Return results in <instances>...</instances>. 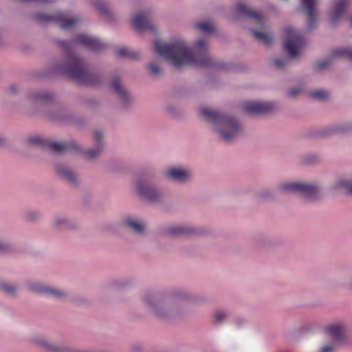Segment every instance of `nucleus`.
<instances>
[{"mask_svg": "<svg viewBox=\"0 0 352 352\" xmlns=\"http://www.w3.org/2000/svg\"><path fill=\"white\" fill-rule=\"evenodd\" d=\"M235 8L236 12L241 16L254 19L258 25L264 24L265 19L261 13L249 8L246 4L238 3L235 6Z\"/></svg>", "mask_w": 352, "mask_h": 352, "instance_id": "6ab92c4d", "label": "nucleus"}, {"mask_svg": "<svg viewBox=\"0 0 352 352\" xmlns=\"http://www.w3.org/2000/svg\"><path fill=\"white\" fill-rule=\"evenodd\" d=\"M318 161V156L315 154H309L304 157L303 162L306 164H313Z\"/></svg>", "mask_w": 352, "mask_h": 352, "instance_id": "a19ab883", "label": "nucleus"}, {"mask_svg": "<svg viewBox=\"0 0 352 352\" xmlns=\"http://www.w3.org/2000/svg\"><path fill=\"white\" fill-rule=\"evenodd\" d=\"M132 25L139 32L146 31L157 34V29L155 25L151 23L148 12H141L136 14L132 19Z\"/></svg>", "mask_w": 352, "mask_h": 352, "instance_id": "ddd939ff", "label": "nucleus"}, {"mask_svg": "<svg viewBox=\"0 0 352 352\" xmlns=\"http://www.w3.org/2000/svg\"><path fill=\"white\" fill-rule=\"evenodd\" d=\"M57 43L65 51V56L61 60L52 65V73L67 76L78 83L88 86H96L100 83L101 75L89 71L85 61L74 54L72 50L75 46L80 45L90 51L99 52L107 47L104 43L96 37L80 34L71 40L58 41Z\"/></svg>", "mask_w": 352, "mask_h": 352, "instance_id": "f257e3e1", "label": "nucleus"}, {"mask_svg": "<svg viewBox=\"0 0 352 352\" xmlns=\"http://www.w3.org/2000/svg\"><path fill=\"white\" fill-rule=\"evenodd\" d=\"M74 226L73 221L66 217H57L53 221V226L59 230L69 229Z\"/></svg>", "mask_w": 352, "mask_h": 352, "instance_id": "bb28decb", "label": "nucleus"}, {"mask_svg": "<svg viewBox=\"0 0 352 352\" xmlns=\"http://www.w3.org/2000/svg\"><path fill=\"white\" fill-rule=\"evenodd\" d=\"M166 234L173 236H186L202 235L204 231L201 229L188 225H173L167 227L165 230Z\"/></svg>", "mask_w": 352, "mask_h": 352, "instance_id": "4468645a", "label": "nucleus"}, {"mask_svg": "<svg viewBox=\"0 0 352 352\" xmlns=\"http://www.w3.org/2000/svg\"><path fill=\"white\" fill-rule=\"evenodd\" d=\"M117 54L121 58H129L132 60L137 59L139 57V54L137 52L130 51L126 47L118 49Z\"/></svg>", "mask_w": 352, "mask_h": 352, "instance_id": "c756f323", "label": "nucleus"}, {"mask_svg": "<svg viewBox=\"0 0 352 352\" xmlns=\"http://www.w3.org/2000/svg\"><path fill=\"white\" fill-rule=\"evenodd\" d=\"M122 224L135 234L143 236L145 234V224L142 221L135 217H126L122 219Z\"/></svg>", "mask_w": 352, "mask_h": 352, "instance_id": "a211bd4d", "label": "nucleus"}, {"mask_svg": "<svg viewBox=\"0 0 352 352\" xmlns=\"http://www.w3.org/2000/svg\"><path fill=\"white\" fill-rule=\"evenodd\" d=\"M16 89H17V88H16V86H15V85H10V86L9 87V91H10L11 93H15V92L16 91Z\"/></svg>", "mask_w": 352, "mask_h": 352, "instance_id": "49530a36", "label": "nucleus"}, {"mask_svg": "<svg viewBox=\"0 0 352 352\" xmlns=\"http://www.w3.org/2000/svg\"><path fill=\"white\" fill-rule=\"evenodd\" d=\"M57 172L59 176L70 185L76 186L78 184L77 176L72 169L64 166H58Z\"/></svg>", "mask_w": 352, "mask_h": 352, "instance_id": "aec40b11", "label": "nucleus"}, {"mask_svg": "<svg viewBox=\"0 0 352 352\" xmlns=\"http://www.w3.org/2000/svg\"><path fill=\"white\" fill-rule=\"evenodd\" d=\"M29 290L45 296L61 300L67 296L66 293L58 288L47 286L40 282H29L27 284Z\"/></svg>", "mask_w": 352, "mask_h": 352, "instance_id": "9d476101", "label": "nucleus"}, {"mask_svg": "<svg viewBox=\"0 0 352 352\" xmlns=\"http://www.w3.org/2000/svg\"><path fill=\"white\" fill-rule=\"evenodd\" d=\"M284 32L286 36L284 48L289 57L295 58L305 47L306 44L305 38L300 32L291 27L285 28Z\"/></svg>", "mask_w": 352, "mask_h": 352, "instance_id": "1a4fd4ad", "label": "nucleus"}, {"mask_svg": "<svg viewBox=\"0 0 352 352\" xmlns=\"http://www.w3.org/2000/svg\"><path fill=\"white\" fill-rule=\"evenodd\" d=\"M338 186L344 188L349 194L352 195V181L341 180L338 182Z\"/></svg>", "mask_w": 352, "mask_h": 352, "instance_id": "e433bc0d", "label": "nucleus"}, {"mask_svg": "<svg viewBox=\"0 0 352 352\" xmlns=\"http://www.w3.org/2000/svg\"><path fill=\"white\" fill-rule=\"evenodd\" d=\"M102 139V133L100 131H96L95 133V141L96 143V146L94 148L87 149L83 152L87 158L94 159L100 155L103 148Z\"/></svg>", "mask_w": 352, "mask_h": 352, "instance_id": "b1692460", "label": "nucleus"}, {"mask_svg": "<svg viewBox=\"0 0 352 352\" xmlns=\"http://www.w3.org/2000/svg\"><path fill=\"white\" fill-rule=\"evenodd\" d=\"M18 289L19 287L16 284L10 283L5 280H0V292L8 297L16 298Z\"/></svg>", "mask_w": 352, "mask_h": 352, "instance_id": "393cba45", "label": "nucleus"}, {"mask_svg": "<svg viewBox=\"0 0 352 352\" xmlns=\"http://www.w3.org/2000/svg\"><path fill=\"white\" fill-rule=\"evenodd\" d=\"M330 65V61L329 60H324L322 61H320L317 63L316 67L318 69L322 70L326 69Z\"/></svg>", "mask_w": 352, "mask_h": 352, "instance_id": "c03bdc74", "label": "nucleus"}, {"mask_svg": "<svg viewBox=\"0 0 352 352\" xmlns=\"http://www.w3.org/2000/svg\"><path fill=\"white\" fill-rule=\"evenodd\" d=\"M302 91L301 88L300 87H294L289 89L287 91V95L290 97H294L299 94Z\"/></svg>", "mask_w": 352, "mask_h": 352, "instance_id": "37998d69", "label": "nucleus"}, {"mask_svg": "<svg viewBox=\"0 0 352 352\" xmlns=\"http://www.w3.org/2000/svg\"><path fill=\"white\" fill-rule=\"evenodd\" d=\"M12 250V246L7 242L0 241V254L8 253Z\"/></svg>", "mask_w": 352, "mask_h": 352, "instance_id": "58836bf2", "label": "nucleus"}, {"mask_svg": "<svg viewBox=\"0 0 352 352\" xmlns=\"http://www.w3.org/2000/svg\"><path fill=\"white\" fill-rule=\"evenodd\" d=\"M349 131V126L346 125H335L329 128V133L336 134V133H346Z\"/></svg>", "mask_w": 352, "mask_h": 352, "instance_id": "72a5a7b5", "label": "nucleus"}, {"mask_svg": "<svg viewBox=\"0 0 352 352\" xmlns=\"http://www.w3.org/2000/svg\"><path fill=\"white\" fill-rule=\"evenodd\" d=\"M350 27L352 28V19H351V21L350 22Z\"/></svg>", "mask_w": 352, "mask_h": 352, "instance_id": "3c124183", "label": "nucleus"}, {"mask_svg": "<svg viewBox=\"0 0 352 352\" xmlns=\"http://www.w3.org/2000/svg\"><path fill=\"white\" fill-rule=\"evenodd\" d=\"M347 6V0H337L330 16V23L331 24H336L340 20Z\"/></svg>", "mask_w": 352, "mask_h": 352, "instance_id": "4be33fe9", "label": "nucleus"}, {"mask_svg": "<svg viewBox=\"0 0 352 352\" xmlns=\"http://www.w3.org/2000/svg\"><path fill=\"white\" fill-rule=\"evenodd\" d=\"M251 32L258 41L267 45H270L272 42V36L270 34L263 33L256 30H251Z\"/></svg>", "mask_w": 352, "mask_h": 352, "instance_id": "cd10ccee", "label": "nucleus"}, {"mask_svg": "<svg viewBox=\"0 0 352 352\" xmlns=\"http://www.w3.org/2000/svg\"><path fill=\"white\" fill-rule=\"evenodd\" d=\"M168 111H169V112H172V111H173V109H172L171 108H169V109H168Z\"/></svg>", "mask_w": 352, "mask_h": 352, "instance_id": "603ef678", "label": "nucleus"}, {"mask_svg": "<svg viewBox=\"0 0 352 352\" xmlns=\"http://www.w3.org/2000/svg\"><path fill=\"white\" fill-rule=\"evenodd\" d=\"M258 197L263 200L272 199L275 196V192L270 189H265L258 193Z\"/></svg>", "mask_w": 352, "mask_h": 352, "instance_id": "f704fd0d", "label": "nucleus"}, {"mask_svg": "<svg viewBox=\"0 0 352 352\" xmlns=\"http://www.w3.org/2000/svg\"><path fill=\"white\" fill-rule=\"evenodd\" d=\"M90 1L91 5L102 14L104 15L109 21L113 19V15L105 2L102 0H90Z\"/></svg>", "mask_w": 352, "mask_h": 352, "instance_id": "a878e982", "label": "nucleus"}, {"mask_svg": "<svg viewBox=\"0 0 352 352\" xmlns=\"http://www.w3.org/2000/svg\"><path fill=\"white\" fill-rule=\"evenodd\" d=\"M6 144V140L4 138L0 136V146H4Z\"/></svg>", "mask_w": 352, "mask_h": 352, "instance_id": "de8ad7c7", "label": "nucleus"}, {"mask_svg": "<svg viewBox=\"0 0 352 352\" xmlns=\"http://www.w3.org/2000/svg\"><path fill=\"white\" fill-rule=\"evenodd\" d=\"M164 176L177 184H186L192 177L190 170L187 168L171 166L164 170Z\"/></svg>", "mask_w": 352, "mask_h": 352, "instance_id": "f8f14e48", "label": "nucleus"}, {"mask_svg": "<svg viewBox=\"0 0 352 352\" xmlns=\"http://www.w3.org/2000/svg\"><path fill=\"white\" fill-rule=\"evenodd\" d=\"M241 322H243V320H236V325H237L238 327H239V326H240V324H241Z\"/></svg>", "mask_w": 352, "mask_h": 352, "instance_id": "8fccbe9b", "label": "nucleus"}, {"mask_svg": "<svg viewBox=\"0 0 352 352\" xmlns=\"http://www.w3.org/2000/svg\"><path fill=\"white\" fill-rule=\"evenodd\" d=\"M32 342L46 352H90L88 351H71L63 346L54 344L42 337L34 338Z\"/></svg>", "mask_w": 352, "mask_h": 352, "instance_id": "f3484780", "label": "nucleus"}, {"mask_svg": "<svg viewBox=\"0 0 352 352\" xmlns=\"http://www.w3.org/2000/svg\"><path fill=\"white\" fill-rule=\"evenodd\" d=\"M54 98V95L52 93L45 91L33 92L28 96V100L34 103H47Z\"/></svg>", "mask_w": 352, "mask_h": 352, "instance_id": "5701e85b", "label": "nucleus"}, {"mask_svg": "<svg viewBox=\"0 0 352 352\" xmlns=\"http://www.w3.org/2000/svg\"><path fill=\"white\" fill-rule=\"evenodd\" d=\"M41 217V213L36 210H28L24 214V219L28 222H36Z\"/></svg>", "mask_w": 352, "mask_h": 352, "instance_id": "473e14b6", "label": "nucleus"}, {"mask_svg": "<svg viewBox=\"0 0 352 352\" xmlns=\"http://www.w3.org/2000/svg\"><path fill=\"white\" fill-rule=\"evenodd\" d=\"M301 4L305 8L307 17V28L309 30H313L317 23L318 10L316 0H301Z\"/></svg>", "mask_w": 352, "mask_h": 352, "instance_id": "2eb2a0df", "label": "nucleus"}, {"mask_svg": "<svg viewBox=\"0 0 352 352\" xmlns=\"http://www.w3.org/2000/svg\"><path fill=\"white\" fill-rule=\"evenodd\" d=\"M309 96L311 98L319 100L325 101L328 100L329 94L328 91L323 89H317L310 92Z\"/></svg>", "mask_w": 352, "mask_h": 352, "instance_id": "7c9ffc66", "label": "nucleus"}, {"mask_svg": "<svg viewBox=\"0 0 352 352\" xmlns=\"http://www.w3.org/2000/svg\"><path fill=\"white\" fill-rule=\"evenodd\" d=\"M148 68H149L151 72L152 73V74L154 76H157L160 74H161V69H160V67L155 63H149Z\"/></svg>", "mask_w": 352, "mask_h": 352, "instance_id": "ea45409f", "label": "nucleus"}, {"mask_svg": "<svg viewBox=\"0 0 352 352\" xmlns=\"http://www.w3.org/2000/svg\"><path fill=\"white\" fill-rule=\"evenodd\" d=\"M52 119L57 120H65V118H63V116H53L52 117Z\"/></svg>", "mask_w": 352, "mask_h": 352, "instance_id": "09e8293b", "label": "nucleus"}, {"mask_svg": "<svg viewBox=\"0 0 352 352\" xmlns=\"http://www.w3.org/2000/svg\"><path fill=\"white\" fill-rule=\"evenodd\" d=\"M276 192L277 194H298L311 201L317 200L320 197V189L317 185L298 182H282L277 186Z\"/></svg>", "mask_w": 352, "mask_h": 352, "instance_id": "423d86ee", "label": "nucleus"}, {"mask_svg": "<svg viewBox=\"0 0 352 352\" xmlns=\"http://www.w3.org/2000/svg\"><path fill=\"white\" fill-rule=\"evenodd\" d=\"M112 87L114 91L120 98L124 105H129L130 103L129 94L121 84L120 78L118 76H116L113 78Z\"/></svg>", "mask_w": 352, "mask_h": 352, "instance_id": "412c9836", "label": "nucleus"}, {"mask_svg": "<svg viewBox=\"0 0 352 352\" xmlns=\"http://www.w3.org/2000/svg\"><path fill=\"white\" fill-rule=\"evenodd\" d=\"M156 178L155 172L149 171L138 177L135 184L137 194L151 204H160L162 202L164 198L163 192L151 183Z\"/></svg>", "mask_w": 352, "mask_h": 352, "instance_id": "39448f33", "label": "nucleus"}, {"mask_svg": "<svg viewBox=\"0 0 352 352\" xmlns=\"http://www.w3.org/2000/svg\"><path fill=\"white\" fill-rule=\"evenodd\" d=\"M32 18L39 25L56 24L63 30H69L79 21L78 17H68L67 13L62 11L57 12L54 14L36 12L32 14Z\"/></svg>", "mask_w": 352, "mask_h": 352, "instance_id": "0eeeda50", "label": "nucleus"}, {"mask_svg": "<svg viewBox=\"0 0 352 352\" xmlns=\"http://www.w3.org/2000/svg\"><path fill=\"white\" fill-rule=\"evenodd\" d=\"M154 48L160 56L170 60L176 68L187 64L215 69L225 67L224 64L214 62L208 55V45L204 38L197 40L190 49L180 38L175 39L169 44L156 40Z\"/></svg>", "mask_w": 352, "mask_h": 352, "instance_id": "f03ea898", "label": "nucleus"}, {"mask_svg": "<svg viewBox=\"0 0 352 352\" xmlns=\"http://www.w3.org/2000/svg\"><path fill=\"white\" fill-rule=\"evenodd\" d=\"M325 331L334 341L342 342L345 340L346 325L344 322H336L328 325Z\"/></svg>", "mask_w": 352, "mask_h": 352, "instance_id": "dca6fc26", "label": "nucleus"}, {"mask_svg": "<svg viewBox=\"0 0 352 352\" xmlns=\"http://www.w3.org/2000/svg\"><path fill=\"white\" fill-rule=\"evenodd\" d=\"M335 345L333 344H326L320 348L318 352H334Z\"/></svg>", "mask_w": 352, "mask_h": 352, "instance_id": "79ce46f5", "label": "nucleus"}, {"mask_svg": "<svg viewBox=\"0 0 352 352\" xmlns=\"http://www.w3.org/2000/svg\"><path fill=\"white\" fill-rule=\"evenodd\" d=\"M332 56L336 57H344L349 60H352V48L342 47L338 48L332 52Z\"/></svg>", "mask_w": 352, "mask_h": 352, "instance_id": "c85d7f7f", "label": "nucleus"}, {"mask_svg": "<svg viewBox=\"0 0 352 352\" xmlns=\"http://www.w3.org/2000/svg\"><path fill=\"white\" fill-rule=\"evenodd\" d=\"M179 298V294L164 299L157 294L148 292L142 297V302L155 316L162 319H169L179 316L182 314V305L177 300Z\"/></svg>", "mask_w": 352, "mask_h": 352, "instance_id": "20e7f679", "label": "nucleus"}, {"mask_svg": "<svg viewBox=\"0 0 352 352\" xmlns=\"http://www.w3.org/2000/svg\"><path fill=\"white\" fill-rule=\"evenodd\" d=\"M194 25L196 29H198L204 33H212L214 32L212 24L208 21L197 23Z\"/></svg>", "mask_w": 352, "mask_h": 352, "instance_id": "2f4dec72", "label": "nucleus"}, {"mask_svg": "<svg viewBox=\"0 0 352 352\" xmlns=\"http://www.w3.org/2000/svg\"><path fill=\"white\" fill-rule=\"evenodd\" d=\"M243 111L250 116H263L274 112L275 105L269 102H247L243 104Z\"/></svg>", "mask_w": 352, "mask_h": 352, "instance_id": "9b49d317", "label": "nucleus"}, {"mask_svg": "<svg viewBox=\"0 0 352 352\" xmlns=\"http://www.w3.org/2000/svg\"><path fill=\"white\" fill-rule=\"evenodd\" d=\"M200 113L210 124L217 135L226 142H232L243 134L240 122L230 115L206 107L201 108Z\"/></svg>", "mask_w": 352, "mask_h": 352, "instance_id": "7ed1b4c3", "label": "nucleus"}, {"mask_svg": "<svg viewBox=\"0 0 352 352\" xmlns=\"http://www.w3.org/2000/svg\"><path fill=\"white\" fill-rule=\"evenodd\" d=\"M274 63L276 68L283 69L288 64V59L286 58H276L274 60Z\"/></svg>", "mask_w": 352, "mask_h": 352, "instance_id": "4c0bfd02", "label": "nucleus"}, {"mask_svg": "<svg viewBox=\"0 0 352 352\" xmlns=\"http://www.w3.org/2000/svg\"><path fill=\"white\" fill-rule=\"evenodd\" d=\"M21 2H30V1H38L45 3H52L54 2V0H20Z\"/></svg>", "mask_w": 352, "mask_h": 352, "instance_id": "a18cd8bd", "label": "nucleus"}, {"mask_svg": "<svg viewBox=\"0 0 352 352\" xmlns=\"http://www.w3.org/2000/svg\"><path fill=\"white\" fill-rule=\"evenodd\" d=\"M26 142L28 144L37 145L42 148L56 153L77 152L80 151L79 146L74 141L58 142L35 136L28 138Z\"/></svg>", "mask_w": 352, "mask_h": 352, "instance_id": "6e6552de", "label": "nucleus"}, {"mask_svg": "<svg viewBox=\"0 0 352 352\" xmlns=\"http://www.w3.org/2000/svg\"><path fill=\"white\" fill-rule=\"evenodd\" d=\"M228 314L222 310L215 312L214 315V322L217 324L221 323L227 317Z\"/></svg>", "mask_w": 352, "mask_h": 352, "instance_id": "c9c22d12", "label": "nucleus"}]
</instances>
